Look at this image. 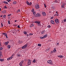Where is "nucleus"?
Listing matches in <instances>:
<instances>
[{"label":"nucleus","instance_id":"f257e3e1","mask_svg":"<svg viewBox=\"0 0 66 66\" xmlns=\"http://www.w3.org/2000/svg\"><path fill=\"white\" fill-rule=\"evenodd\" d=\"M35 16L36 17H39L41 16V15L39 13H37L35 15Z\"/></svg>","mask_w":66,"mask_h":66},{"label":"nucleus","instance_id":"f03ea898","mask_svg":"<svg viewBox=\"0 0 66 66\" xmlns=\"http://www.w3.org/2000/svg\"><path fill=\"white\" fill-rule=\"evenodd\" d=\"M27 64L28 65H31V60H30L29 59L28 60Z\"/></svg>","mask_w":66,"mask_h":66},{"label":"nucleus","instance_id":"7ed1b4c3","mask_svg":"<svg viewBox=\"0 0 66 66\" xmlns=\"http://www.w3.org/2000/svg\"><path fill=\"white\" fill-rule=\"evenodd\" d=\"M35 8L36 9H38L39 8V6L38 4H37L35 5Z\"/></svg>","mask_w":66,"mask_h":66},{"label":"nucleus","instance_id":"20e7f679","mask_svg":"<svg viewBox=\"0 0 66 66\" xmlns=\"http://www.w3.org/2000/svg\"><path fill=\"white\" fill-rule=\"evenodd\" d=\"M55 21L56 23H59V21L57 19H55Z\"/></svg>","mask_w":66,"mask_h":66},{"label":"nucleus","instance_id":"39448f33","mask_svg":"<svg viewBox=\"0 0 66 66\" xmlns=\"http://www.w3.org/2000/svg\"><path fill=\"white\" fill-rule=\"evenodd\" d=\"M27 46L28 44L24 45V46L22 47V49H25V48H26L27 47Z\"/></svg>","mask_w":66,"mask_h":66},{"label":"nucleus","instance_id":"423d86ee","mask_svg":"<svg viewBox=\"0 0 66 66\" xmlns=\"http://www.w3.org/2000/svg\"><path fill=\"white\" fill-rule=\"evenodd\" d=\"M65 5H66V4L65 3H64L61 6V7L62 9H64V6Z\"/></svg>","mask_w":66,"mask_h":66},{"label":"nucleus","instance_id":"0eeeda50","mask_svg":"<svg viewBox=\"0 0 66 66\" xmlns=\"http://www.w3.org/2000/svg\"><path fill=\"white\" fill-rule=\"evenodd\" d=\"M48 63H49V64H52L53 63L51 61V60H49L47 61Z\"/></svg>","mask_w":66,"mask_h":66},{"label":"nucleus","instance_id":"6e6552de","mask_svg":"<svg viewBox=\"0 0 66 66\" xmlns=\"http://www.w3.org/2000/svg\"><path fill=\"white\" fill-rule=\"evenodd\" d=\"M42 14L43 16H46V14L45 13V12H42Z\"/></svg>","mask_w":66,"mask_h":66},{"label":"nucleus","instance_id":"1a4fd4ad","mask_svg":"<svg viewBox=\"0 0 66 66\" xmlns=\"http://www.w3.org/2000/svg\"><path fill=\"white\" fill-rule=\"evenodd\" d=\"M2 34L3 35H5L6 37L7 38H8V37H7V34H6L5 33H2Z\"/></svg>","mask_w":66,"mask_h":66},{"label":"nucleus","instance_id":"9d476101","mask_svg":"<svg viewBox=\"0 0 66 66\" xmlns=\"http://www.w3.org/2000/svg\"><path fill=\"white\" fill-rule=\"evenodd\" d=\"M51 23H52V24H55V23H54V21L53 20H51Z\"/></svg>","mask_w":66,"mask_h":66},{"label":"nucleus","instance_id":"9b49d317","mask_svg":"<svg viewBox=\"0 0 66 66\" xmlns=\"http://www.w3.org/2000/svg\"><path fill=\"white\" fill-rule=\"evenodd\" d=\"M2 13L3 14H5L6 13V10H4V11H2Z\"/></svg>","mask_w":66,"mask_h":66},{"label":"nucleus","instance_id":"f8f14e48","mask_svg":"<svg viewBox=\"0 0 66 66\" xmlns=\"http://www.w3.org/2000/svg\"><path fill=\"white\" fill-rule=\"evenodd\" d=\"M47 36L48 34H46L43 36V38H46V37H47Z\"/></svg>","mask_w":66,"mask_h":66},{"label":"nucleus","instance_id":"ddd939ff","mask_svg":"<svg viewBox=\"0 0 66 66\" xmlns=\"http://www.w3.org/2000/svg\"><path fill=\"white\" fill-rule=\"evenodd\" d=\"M12 57H10L8 58L7 59V60L9 61V60H11V59H12Z\"/></svg>","mask_w":66,"mask_h":66},{"label":"nucleus","instance_id":"4468645a","mask_svg":"<svg viewBox=\"0 0 66 66\" xmlns=\"http://www.w3.org/2000/svg\"><path fill=\"white\" fill-rule=\"evenodd\" d=\"M35 23H40V22L39 21L38 22V21H36L35 22Z\"/></svg>","mask_w":66,"mask_h":66},{"label":"nucleus","instance_id":"2eb2a0df","mask_svg":"<svg viewBox=\"0 0 66 66\" xmlns=\"http://www.w3.org/2000/svg\"><path fill=\"white\" fill-rule=\"evenodd\" d=\"M58 57H60V58H62V57L63 58V56L61 55L58 56Z\"/></svg>","mask_w":66,"mask_h":66},{"label":"nucleus","instance_id":"dca6fc26","mask_svg":"<svg viewBox=\"0 0 66 66\" xmlns=\"http://www.w3.org/2000/svg\"><path fill=\"white\" fill-rule=\"evenodd\" d=\"M13 4H17V2L16 1H14L13 3Z\"/></svg>","mask_w":66,"mask_h":66},{"label":"nucleus","instance_id":"f3484780","mask_svg":"<svg viewBox=\"0 0 66 66\" xmlns=\"http://www.w3.org/2000/svg\"><path fill=\"white\" fill-rule=\"evenodd\" d=\"M37 25L38 26H39L40 27H41L42 26V25L41 24V23H39L37 24Z\"/></svg>","mask_w":66,"mask_h":66},{"label":"nucleus","instance_id":"a211bd4d","mask_svg":"<svg viewBox=\"0 0 66 66\" xmlns=\"http://www.w3.org/2000/svg\"><path fill=\"white\" fill-rule=\"evenodd\" d=\"M9 43V42H7L5 43V45H7Z\"/></svg>","mask_w":66,"mask_h":66},{"label":"nucleus","instance_id":"6ab92c4d","mask_svg":"<svg viewBox=\"0 0 66 66\" xmlns=\"http://www.w3.org/2000/svg\"><path fill=\"white\" fill-rule=\"evenodd\" d=\"M18 43L19 44H22V41L19 40L18 42Z\"/></svg>","mask_w":66,"mask_h":66},{"label":"nucleus","instance_id":"aec40b11","mask_svg":"<svg viewBox=\"0 0 66 66\" xmlns=\"http://www.w3.org/2000/svg\"><path fill=\"white\" fill-rule=\"evenodd\" d=\"M7 47L8 49H10L11 48V46L10 45H8L7 46Z\"/></svg>","mask_w":66,"mask_h":66},{"label":"nucleus","instance_id":"412c9836","mask_svg":"<svg viewBox=\"0 0 66 66\" xmlns=\"http://www.w3.org/2000/svg\"><path fill=\"white\" fill-rule=\"evenodd\" d=\"M31 4H32V3L30 2L27 5H31Z\"/></svg>","mask_w":66,"mask_h":66},{"label":"nucleus","instance_id":"4be33fe9","mask_svg":"<svg viewBox=\"0 0 66 66\" xmlns=\"http://www.w3.org/2000/svg\"><path fill=\"white\" fill-rule=\"evenodd\" d=\"M4 3H5V4H8V3L7 2H5V1L4 2Z\"/></svg>","mask_w":66,"mask_h":66},{"label":"nucleus","instance_id":"5701e85b","mask_svg":"<svg viewBox=\"0 0 66 66\" xmlns=\"http://www.w3.org/2000/svg\"><path fill=\"white\" fill-rule=\"evenodd\" d=\"M23 62H24L23 60H22L20 63L22 64L23 63Z\"/></svg>","mask_w":66,"mask_h":66},{"label":"nucleus","instance_id":"b1692460","mask_svg":"<svg viewBox=\"0 0 66 66\" xmlns=\"http://www.w3.org/2000/svg\"><path fill=\"white\" fill-rule=\"evenodd\" d=\"M51 26H50V25L47 26V27L48 28H51Z\"/></svg>","mask_w":66,"mask_h":66},{"label":"nucleus","instance_id":"393cba45","mask_svg":"<svg viewBox=\"0 0 66 66\" xmlns=\"http://www.w3.org/2000/svg\"><path fill=\"white\" fill-rule=\"evenodd\" d=\"M53 51L54 52H56V49H54Z\"/></svg>","mask_w":66,"mask_h":66},{"label":"nucleus","instance_id":"a878e982","mask_svg":"<svg viewBox=\"0 0 66 66\" xmlns=\"http://www.w3.org/2000/svg\"><path fill=\"white\" fill-rule=\"evenodd\" d=\"M44 33H45V30H43L42 32V34H44Z\"/></svg>","mask_w":66,"mask_h":66},{"label":"nucleus","instance_id":"bb28decb","mask_svg":"<svg viewBox=\"0 0 66 66\" xmlns=\"http://www.w3.org/2000/svg\"><path fill=\"white\" fill-rule=\"evenodd\" d=\"M31 12H32V13L33 12H34V9H32L31 11Z\"/></svg>","mask_w":66,"mask_h":66},{"label":"nucleus","instance_id":"cd10ccee","mask_svg":"<svg viewBox=\"0 0 66 66\" xmlns=\"http://www.w3.org/2000/svg\"><path fill=\"white\" fill-rule=\"evenodd\" d=\"M24 34H27V32L24 31Z\"/></svg>","mask_w":66,"mask_h":66},{"label":"nucleus","instance_id":"c85d7f7f","mask_svg":"<svg viewBox=\"0 0 66 66\" xmlns=\"http://www.w3.org/2000/svg\"><path fill=\"white\" fill-rule=\"evenodd\" d=\"M0 56H2V55L1 52H0Z\"/></svg>","mask_w":66,"mask_h":66},{"label":"nucleus","instance_id":"c756f323","mask_svg":"<svg viewBox=\"0 0 66 66\" xmlns=\"http://www.w3.org/2000/svg\"><path fill=\"white\" fill-rule=\"evenodd\" d=\"M4 60L2 59H0V61H1V62H3V60Z\"/></svg>","mask_w":66,"mask_h":66},{"label":"nucleus","instance_id":"7c9ffc66","mask_svg":"<svg viewBox=\"0 0 66 66\" xmlns=\"http://www.w3.org/2000/svg\"><path fill=\"white\" fill-rule=\"evenodd\" d=\"M33 15H35V14H36V12H35L34 11V12H33Z\"/></svg>","mask_w":66,"mask_h":66},{"label":"nucleus","instance_id":"2f4dec72","mask_svg":"<svg viewBox=\"0 0 66 66\" xmlns=\"http://www.w3.org/2000/svg\"><path fill=\"white\" fill-rule=\"evenodd\" d=\"M17 56H18L19 57V56H21L20 54H17Z\"/></svg>","mask_w":66,"mask_h":66},{"label":"nucleus","instance_id":"473e14b6","mask_svg":"<svg viewBox=\"0 0 66 66\" xmlns=\"http://www.w3.org/2000/svg\"><path fill=\"white\" fill-rule=\"evenodd\" d=\"M20 12V10H18V11H17V13H19V12Z\"/></svg>","mask_w":66,"mask_h":66},{"label":"nucleus","instance_id":"72a5a7b5","mask_svg":"<svg viewBox=\"0 0 66 66\" xmlns=\"http://www.w3.org/2000/svg\"><path fill=\"white\" fill-rule=\"evenodd\" d=\"M36 62V60H35V59H34L33 61V63H35Z\"/></svg>","mask_w":66,"mask_h":66},{"label":"nucleus","instance_id":"f704fd0d","mask_svg":"<svg viewBox=\"0 0 66 66\" xmlns=\"http://www.w3.org/2000/svg\"><path fill=\"white\" fill-rule=\"evenodd\" d=\"M7 1H8V2H11V0H7Z\"/></svg>","mask_w":66,"mask_h":66},{"label":"nucleus","instance_id":"c9c22d12","mask_svg":"<svg viewBox=\"0 0 66 66\" xmlns=\"http://www.w3.org/2000/svg\"><path fill=\"white\" fill-rule=\"evenodd\" d=\"M38 46H39L40 47V46H41L42 45H41V44H38Z\"/></svg>","mask_w":66,"mask_h":66},{"label":"nucleus","instance_id":"e433bc0d","mask_svg":"<svg viewBox=\"0 0 66 66\" xmlns=\"http://www.w3.org/2000/svg\"><path fill=\"white\" fill-rule=\"evenodd\" d=\"M3 49V48L2 47H0V50H2Z\"/></svg>","mask_w":66,"mask_h":66},{"label":"nucleus","instance_id":"4c0bfd02","mask_svg":"<svg viewBox=\"0 0 66 66\" xmlns=\"http://www.w3.org/2000/svg\"><path fill=\"white\" fill-rule=\"evenodd\" d=\"M4 9H7V7L6 6H5L4 7Z\"/></svg>","mask_w":66,"mask_h":66},{"label":"nucleus","instance_id":"58836bf2","mask_svg":"<svg viewBox=\"0 0 66 66\" xmlns=\"http://www.w3.org/2000/svg\"><path fill=\"white\" fill-rule=\"evenodd\" d=\"M33 35V34H29V35H30L31 36V35Z\"/></svg>","mask_w":66,"mask_h":66},{"label":"nucleus","instance_id":"ea45409f","mask_svg":"<svg viewBox=\"0 0 66 66\" xmlns=\"http://www.w3.org/2000/svg\"><path fill=\"white\" fill-rule=\"evenodd\" d=\"M40 38L41 39H43V38H44V37H40Z\"/></svg>","mask_w":66,"mask_h":66},{"label":"nucleus","instance_id":"a19ab883","mask_svg":"<svg viewBox=\"0 0 66 66\" xmlns=\"http://www.w3.org/2000/svg\"><path fill=\"white\" fill-rule=\"evenodd\" d=\"M44 6H45V8L47 7V6H46V4H44Z\"/></svg>","mask_w":66,"mask_h":66},{"label":"nucleus","instance_id":"79ce46f5","mask_svg":"<svg viewBox=\"0 0 66 66\" xmlns=\"http://www.w3.org/2000/svg\"><path fill=\"white\" fill-rule=\"evenodd\" d=\"M55 2H56V3H58V1L56 0L55 1Z\"/></svg>","mask_w":66,"mask_h":66},{"label":"nucleus","instance_id":"37998d69","mask_svg":"<svg viewBox=\"0 0 66 66\" xmlns=\"http://www.w3.org/2000/svg\"><path fill=\"white\" fill-rule=\"evenodd\" d=\"M19 65L20 66H22V64L21 63H20Z\"/></svg>","mask_w":66,"mask_h":66},{"label":"nucleus","instance_id":"c03bdc74","mask_svg":"<svg viewBox=\"0 0 66 66\" xmlns=\"http://www.w3.org/2000/svg\"><path fill=\"white\" fill-rule=\"evenodd\" d=\"M26 3H27V5L29 4V2L28 1H26Z\"/></svg>","mask_w":66,"mask_h":66},{"label":"nucleus","instance_id":"a18cd8bd","mask_svg":"<svg viewBox=\"0 0 66 66\" xmlns=\"http://www.w3.org/2000/svg\"><path fill=\"white\" fill-rule=\"evenodd\" d=\"M8 23H9V24H10V21L9 20V21H8Z\"/></svg>","mask_w":66,"mask_h":66},{"label":"nucleus","instance_id":"49530a36","mask_svg":"<svg viewBox=\"0 0 66 66\" xmlns=\"http://www.w3.org/2000/svg\"><path fill=\"white\" fill-rule=\"evenodd\" d=\"M5 16H6V15H4L3 16V17H4V18H5Z\"/></svg>","mask_w":66,"mask_h":66},{"label":"nucleus","instance_id":"de8ad7c7","mask_svg":"<svg viewBox=\"0 0 66 66\" xmlns=\"http://www.w3.org/2000/svg\"><path fill=\"white\" fill-rule=\"evenodd\" d=\"M17 27L18 28H20V26L19 25Z\"/></svg>","mask_w":66,"mask_h":66},{"label":"nucleus","instance_id":"09e8293b","mask_svg":"<svg viewBox=\"0 0 66 66\" xmlns=\"http://www.w3.org/2000/svg\"><path fill=\"white\" fill-rule=\"evenodd\" d=\"M1 26H2V27L3 26V24H2V23H1Z\"/></svg>","mask_w":66,"mask_h":66},{"label":"nucleus","instance_id":"8fccbe9b","mask_svg":"<svg viewBox=\"0 0 66 66\" xmlns=\"http://www.w3.org/2000/svg\"><path fill=\"white\" fill-rule=\"evenodd\" d=\"M33 25H31L30 26V27H33Z\"/></svg>","mask_w":66,"mask_h":66},{"label":"nucleus","instance_id":"3c124183","mask_svg":"<svg viewBox=\"0 0 66 66\" xmlns=\"http://www.w3.org/2000/svg\"><path fill=\"white\" fill-rule=\"evenodd\" d=\"M64 22H65L66 21V19H65L64 20Z\"/></svg>","mask_w":66,"mask_h":66},{"label":"nucleus","instance_id":"603ef678","mask_svg":"<svg viewBox=\"0 0 66 66\" xmlns=\"http://www.w3.org/2000/svg\"><path fill=\"white\" fill-rule=\"evenodd\" d=\"M58 15H58V14H55V16H58Z\"/></svg>","mask_w":66,"mask_h":66},{"label":"nucleus","instance_id":"864d4df0","mask_svg":"<svg viewBox=\"0 0 66 66\" xmlns=\"http://www.w3.org/2000/svg\"><path fill=\"white\" fill-rule=\"evenodd\" d=\"M53 17H51V19H53Z\"/></svg>","mask_w":66,"mask_h":66},{"label":"nucleus","instance_id":"5fc2aeb1","mask_svg":"<svg viewBox=\"0 0 66 66\" xmlns=\"http://www.w3.org/2000/svg\"><path fill=\"white\" fill-rule=\"evenodd\" d=\"M51 53H53V51H51Z\"/></svg>","mask_w":66,"mask_h":66},{"label":"nucleus","instance_id":"6e6d98bb","mask_svg":"<svg viewBox=\"0 0 66 66\" xmlns=\"http://www.w3.org/2000/svg\"><path fill=\"white\" fill-rule=\"evenodd\" d=\"M11 14H9L8 15V16H11Z\"/></svg>","mask_w":66,"mask_h":66},{"label":"nucleus","instance_id":"4d7b16f0","mask_svg":"<svg viewBox=\"0 0 66 66\" xmlns=\"http://www.w3.org/2000/svg\"><path fill=\"white\" fill-rule=\"evenodd\" d=\"M15 27H17V25H15Z\"/></svg>","mask_w":66,"mask_h":66},{"label":"nucleus","instance_id":"13d9d810","mask_svg":"<svg viewBox=\"0 0 66 66\" xmlns=\"http://www.w3.org/2000/svg\"><path fill=\"white\" fill-rule=\"evenodd\" d=\"M1 42H0V46H1Z\"/></svg>","mask_w":66,"mask_h":66},{"label":"nucleus","instance_id":"bf43d9fd","mask_svg":"<svg viewBox=\"0 0 66 66\" xmlns=\"http://www.w3.org/2000/svg\"><path fill=\"white\" fill-rule=\"evenodd\" d=\"M57 45H59V43H57Z\"/></svg>","mask_w":66,"mask_h":66},{"label":"nucleus","instance_id":"052dcab7","mask_svg":"<svg viewBox=\"0 0 66 66\" xmlns=\"http://www.w3.org/2000/svg\"><path fill=\"white\" fill-rule=\"evenodd\" d=\"M49 13H52V12L51 11H50Z\"/></svg>","mask_w":66,"mask_h":66},{"label":"nucleus","instance_id":"680f3d73","mask_svg":"<svg viewBox=\"0 0 66 66\" xmlns=\"http://www.w3.org/2000/svg\"><path fill=\"white\" fill-rule=\"evenodd\" d=\"M17 31H18V32H19V30H17Z\"/></svg>","mask_w":66,"mask_h":66},{"label":"nucleus","instance_id":"e2e57ef3","mask_svg":"<svg viewBox=\"0 0 66 66\" xmlns=\"http://www.w3.org/2000/svg\"><path fill=\"white\" fill-rule=\"evenodd\" d=\"M2 16H3V15L2 14V15L1 16V17H2Z\"/></svg>","mask_w":66,"mask_h":66},{"label":"nucleus","instance_id":"0e129e2a","mask_svg":"<svg viewBox=\"0 0 66 66\" xmlns=\"http://www.w3.org/2000/svg\"><path fill=\"white\" fill-rule=\"evenodd\" d=\"M56 14H58V13L57 12V11L56 12Z\"/></svg>","mask_w":66,"mask_h":66},{"label":"nucleus","instance_id":"69168bd1","mask_svg":"<svg viewBox=\"0 0 66 66\" xmlns=\"http://www.w3.org/2000/svg\"><path fill=\"white\" fill-rule=\"evenodd\" d=\"M14 21H15V22L16 21H17V20H15Z\"/></svg>","mask_w":66,"mask_h":66},{"label":"nucleus","instance_id":"338daca9","mask_svg":"<svg viewBox=\"0 0 66 66\" xmlns=\"http://www.w3.org/2000/svg\"><path fill=\"white\" fill-rule=\"evenodd\" d=\"M1 9L0 8V11H1Z\"/></svg>","mask_w":66,"mask_h":66},{"label":"nucleus","instance_id":"774afa93","mask_svg":"<svg viewBox=\"0 0 66 66\" xmlns=\"http://www.w3.org/2000/svg\"><path fill=\"white\" fill-rule=\"evenodd\" d=\"M31 26H33H33H34V25H33V24H31Z\"/></svg>","mask_w":66,"mask_h":66}]
</instances>
